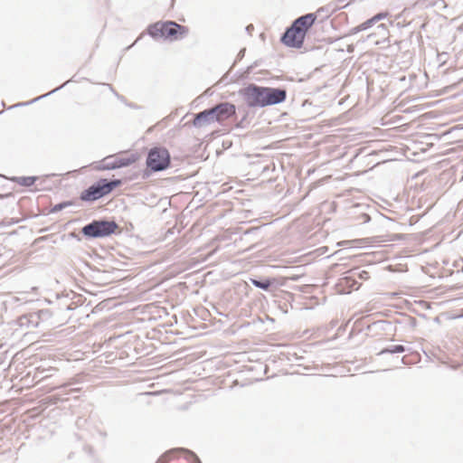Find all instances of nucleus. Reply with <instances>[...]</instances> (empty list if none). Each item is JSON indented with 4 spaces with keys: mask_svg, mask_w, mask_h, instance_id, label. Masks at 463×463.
I'll use <instances>...</instances> for the list:
<instances>
[{
    "mask_svg": "<svg viewBox=\"0 0 463 463\" xmlns=\"http://www.w3.org/2000/svg\"><path fill=\"white\" fill-rule=\"evenodd\" d=\"M315 21L316 16L313 14L298 18L282 36V43L288 47L300 48L308 28Z\"/></svg>",
    "mask_w": 463,
    "mask_h": 463,
    "instance_id": "obj_2",
    "label": "nucleus"
},
{
    "mask_svg": "<svg viewBox=\"0 0 463 463\" xmlns=\"http://www.w3.org/2000/svg\"><path fill=\"white\" fill-rule=\"evenodd\" d=\"M120 184L119 180L108 182L106 179H101L96 184L90 186L80 194V200L82 201H95L104 195L109 194L115 187Z\"/></svg>",
    "mask_w": 463,
    "mask_h": 463,
    "instance_id": "obj_4",
    "label": "nucleus"
},
{
    "mask_svg": "<svg viewBox=\"0 0 463 463\" xmlns=\"http://www.w3.org/2000/svg\"><path fill=\"white\" fill-rule=\"evenodd\" d=\"M215 121L223 122L236 113V108L232 103H221L212 109Z\"/></svg>",
    "mask_w": 463,
    "mask_h": 463,
    "instance_id": "obj_7",
    "label": "nucleus"
},
{
    "mask_svg": "<svg viewBox=\"0 0 463 463\" xmlns=\"http://www.w3.org/2000/svg\"><path fill=\"white\" fill-rule=\"evenodd\" d=\"M36 178L33 176H22L17 178V183L24 186H31L34 184Z\"/></svg>",
    "mask_w": 463,
    "mask_h": 463,
    "instance_id": "obj_11",
    "label": "nucleus"
},
{
    "mask_svg": "<svg viewBox=\"0 0 463 463\" xmlns=\"http://www.w3.org/2000/svg\"><path fill=\"white\" fill-rule=\"evenodd\" d=\"M170 165V154L164 147L152 148L146 158V165L152 171L157 172L166 169Z\"/></svg>",
    "mask_w": 463,
    "mask_h": 463,
    "instance_id": "obj_6",
    "label": "nucleus"
},
{
    "mask_svg": "<svg viewBox=\"0 0 463 463\" xmlns=\"http://www.w3.org/2000/svg\"><path fill=\"white\" fill-rule=\"evenodd\" d=\"M147 31L149 35L155 39H165L172 42L181 40L189 33L188 27L173 21L156 22L151 24Z\"/></svg>",
    "mask_w": 463,
    "mask_h": 463,
    "instance_id": "obj_3",
    "label": "nucleus"
},
{
    "mask_svg": "<svg viewBox=\"0 0 463 463\" xmlns=\"http://www.w3.org/2000/svg\"><path fill=\"white\" fill-rule=\"evenodd\" d=\"M250 281L255 287L262 288V289H268L269 288V286L271 285V281L269 279H265L263 281H260V280L251 279Z\"/></svg>",
    "mask_w": 463,
    "mask_h": 463,
    "instance_id": "obj_12",
    "label": "nucleus"
},
{
    "mask_svg": "<svg viewBox=\"0 0 463 463\" xmlns=\"http://www.w3.org/2000/svg\"><path fill=\"white\" fill-rule=\"evenodd\" d=\"M178 451V449H174L165 452L163 456H161L158 458L156 463H168L173 458L174 455L176 454Z\"/></svg>",
    "mask_w": 463,
    "mask_h": 463,
    "instance_id": "obj_10",
    "label": "nucleus"
},
{
    "mask_svg": "<svg viewBox=\"0 0 463 463\" xmlns=\"http://www.w3.org/2000/svg\"><path fill=\"white\" fill-rule=\"evenodd\" d=\"M73 204H74V203L71 202V201L63 202L61 203H58V204L54 205L53 206V211L54 212H58V211L62 210L65 207H69V206H71Z\"/></svg>",
    "mask_w": 463,
    "mask_h": 463,
    "instance_id": "obj_14",
    "label": "nucleus"
},
{
    "mask_svg": "<svg viewBox=\"0 0 463 463\" xmlns=\"http://www.w3.org/2000/svg\"><path fill=\"white\" fill-rule=\"evenodd\" d=\"M387 16L386 14H383V13H380V14H375L373 17H372L371 19L365 21L364 23H363L361 24V27L362 29H367L369 28L373 23L379 21V20H382L383 18H385Z\"/></svg>",
    "mask_w": 463,
    "mask_h": 463,
    "instance_id": "obj_9",
    "label": "nucleus"
},
{
    "mask_svg": "<svg viewBox=\"0 0 463 463\" xmlns=\"http://www.w3.org/2000/svg\"><path fill=\"white\" fill-rule=\"evenodd\" d=\"M214 121V115L212 109H210L198 113L194 119V125L195 127H203Z\"/></svg>",
    "mask_w": 463,
    "mask_h": 463,
    "instance_id": "obj_8",
    "label": "nucleus"
},
{
    "mask_svg": "<svg viewBox=\"0 0 463 463\" xmlns=\"http://www.w3.org/2000/svg\"><path fill=\"white\" fill-rule=\"evenodd\" d=\"M404 352V347L402 345H396L392 346L391 348L383 350L382 353H402Z\"/></svg>",
    "mask_w": 463,
    "mask_h": 463,
    "instance_id": "obj_13",
    "label": "nucleus"
},
{
    "mask_svg": "<svg viewBox=\"0 0 463 463\" xmlns=\"http://www.w3.org/2000/svg\"><path fill=\"white\" fill-rule=\"evenodd\" d=\"M246 104L249 107H268L285 101L287 92L285 90L260 87L250 84L241 90Z\"/></svg>",
    "mask_w": 463,
    "mask_h": 463,
    "instance_id": "obj_1",
    "label": "nucleus"
},
{
    "mask_svg": "<svg viewBox=\"0 0 463 463\" xmlns=\"http://www.w3.org/2000/svg\"><path fill=\"white\" fill-rule=\"evenodd\" d=\"M118 225L113 221H94L82 229L85 236L97 238L106 237L115 233Z\"/></svg>",
    "mask_w": 463,
    "mask_h": 463,
    "instance_id": "obj_5",
    "label": "nucleus"
}]
</instances>
